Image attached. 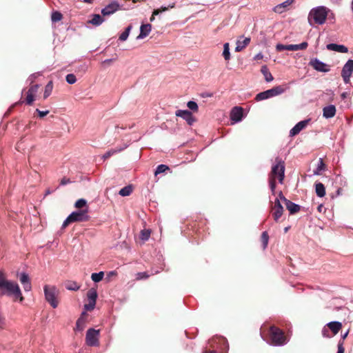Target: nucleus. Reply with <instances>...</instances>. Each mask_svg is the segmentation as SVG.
Instances as JSON below:
<instances>
[{
    "label": "nucleus",
    "instance_id": "nucleus-1",
    "mask_svg": "<svg viewBox=\"0 0 353 353\" xmlns=\"http://www.w3.org/2000/svg\"><path fill=\"white\" fill-rule=\"evenodd\" d=\"M3 295L14 296V298L19 299L23 301L22 296L19 285L14 281H8L3 271H0V296Z\"/></svg>",
    "mask_w": 353,
    "mask_h": 353
},
{
    "label": "nucleus",
    "instance_id": "nucleus-2",
    "mask_svg": "<svg viewBox=\"0 0 353 353\" xmlns=\"http://www.w3.org/2000/svg\"><path fill=\"white\" fill-rule=\"evenodd\" d=\"M330 10L325 6H317L312 8L308 14L307 20L310 26L323 24Z\"/></svg>",
    "mask_w": 353,
    "mask_h": 353
},
{
    "label": "nucleus",
    "instance_id": "nucleus-3",
    "mask_svg": "<svg viewBox=\"0 0 353 353\" xmlns=\"http://www.w3.org/2000/svg\"><path fill=\"white\" fill-rule=\"evenodd\" d=\"M88 213V209L72 212L63 221L62 228H66L69 224L74 222H85L89 221L90 217Z\"/></svg>",
    "mask_w": 353,
    "mask_h": 353
},
{
    "label": "nucleus",
    "instance_id": "nucleus-4",
    "mask_svg": "<svg viewBox=\"0 0 353 353\" xmlns=\"http://www.w3.org/2000/svg\"><path fill=\"white\" fill-rule=\"evenodd\" d=\"M269 335L272 344L274 345H283L288 342V339L283 330L276 326H270Z\"/></svg>",
    "mask_w": 353,
    "mask_h": 353
},
{
    "label": "nucleus",
    "instance_id": "nucleus-5",
    "mask_svg": "<svg viewBox=\"0 0 353 353\" xmlns=\"http://www.w3.org/2000/svg\"><path fill=\"white\" fill-rule=\"evenodd\" d=\"M45 298L53 308L58 307L59 301L57 299L58 290L55 286H49L46 285L43 288Z\"/></svg>",
    "mask_w": 353,
    "mask_h": 353
},
{
    "label": "nucleus",
    "instance_id": "nucleus-6",
    "mask_svg": "<svg viewBox=\"0 0 353 353\" xmlns=\"http://www.w3.org/2000/svg\"><path fill=\"white\" fill-rule=\"evenodd\" d=\"M99 330L90 328L87 331L85 341L89 346H97L99 344Z\"/></svg>",
    "mask_w": 353,
    "mask_h": 353
},
{
    "label": "nucleus",
    "instance_id": "nucleus-7",
    "mask_svg": "<svg viewBox=\"0 0 353 353\" xmlns=\"http://www.w3.org/2000/svg\"><path fill=\"white\" fill-rule=\"evenodd\" d=\"M353 72V60H348L346 63L344 65L342 72L341 76L343 79V81L345 83H348L350 81V77Z\"/></svg>",
    "mask_w": 353,
    "mask_h": 353
},
{
    "label": "nucleus",
    "instance_id": "nucleus-8",
    "mask_svg": "<svg viewBox=\"0 0 353 353\" xmlns=\"http://www.w3.org/2000/svg\"><path fill=\"white\" fill-rule=\"evenodd\" d=\"M279 199L283 201L286 206L288 210H289L290 214H295L300 210V206L291 201L287 199L282 194L281 192H279Z\"/></svg>",
    "mask_w": 353,
    "mask_h": 353
},
{
    "label": "nucleus",
    "instance_id": "nucleus-9",
    "mask_svg": "<svg viewBox=\"0 0 353 353\" xmlns=\"http://www.w3.org/2000/svg\"><path fill=\"white\" fill-rule=\"evenodd\" d=\"M309 64L316 71L323 72H327L330 71V67L316 58L312 59Z\"/></svg>",
    "mask_w": 353,
    "mask_h": 353
},
{
    "label": "nucleus",
    "instance_id": "nucleus-10",
    "mask_svg": "<svg viewBox=\"0 0 353 353\" xmlns=\"http://www.w3.org/2000/svg\"><path fill=\"white\" fill-rule=\"evenodd\" d=\"M120 9V5L117 1H113L101 10V14L103 16H109Z\"/></svg>",
    "mask_w": 353,
    "mask_h": 353
},
{
    "label": "nucleus",
    "instance_id": "nucleus-11",
    "mask_svg": "<svg viewBox=\"0 0 353 353\" xmlns=\"http://www.w3.org/2000/svg\"><path fill=\"white\" fill-rule=\"evenodd\" d=\"M279 196L275 199L274 205L272 207V216L274 221H278L279 219L282 216L283 208L280 203Z\"/></svg>",
    "mask_w": 353,
    "mask_h": 353
},
{
    "label": "nucleus",
    "instance_id": "nucleus-12",
    "mask_svg": "<svg viewBox=\"0 0 353 353\" xmlns=\"http://www.w3.org/2000/svg\"><path fill=\"white\" fill-rule=\"evenodd\" d=\"M295 0H286L284 2L279 3L272 8V10L277 14H282L290 10L291 5Z\"/></svg>",
    "mask_w": 353,
    "mask_h": 353
},
{
    "label": "nucleus",
    "instance_id": "nucleus-13",
    "mask_svg": "<svg viewBox=\"0 0 353 353\" xmlns=\"http://www.w3.org/2000/svg\"><path fill=\"white\" fill-rule=\"evenodd\" d=\"M175 115L183 119L190 125H192L195 121L192 113L189 110H178L176 111Z\"/></svg>",
    "mask_w": 353,
    "mask_h": 353
},
{
    "label": "nucleus",
    "instance_id": "nucleus-14",
    "mask_svg": "<svg viewBox=\"0 0 353 353\" xmlns=\"http://www.w3.org/2000/svg\"><path fill=\"white\" fill-rule=\"evenodd\" d=\"M243 118V108L241 107H234L230 112V119L232 123L240 122Z\"/></svg>",
    "mask_w": 353,
    "mask_h": 353
},
{
    "label": "nucleus",
    "instance_id": "nucleus-15",
    "mask_svg": "<svg viewBox=\"0 0 353 353\" xmlns=\"http://www.w3.org/2000/svg\"><path fill=\"white\" fill-rule=\"evenodd\" d=\"M39 85L37 84L30 86L27 92V97L26 99L27 104L30 105L33 103V101H34V97L37 93Z\"/></svg>",
    "mask_w": 353,
    "mask_h": 353
},
{
    "label": "nucleus",
    "instance_id": "nucleus-16",
    "mask_svg": "<svg viewBox=\"0 0 353 353\" xmlns=\"http://www.w3.org/2000/svg\"><path fill=\"white\" fill-rule=\"evenodd\" d=\"M309 120H304L296 123L290 131V135L294 137L298 134L307 125Z\"/></svg>",
    "mask_w": 353,
    "mask_h": 353
},
{
    "label": "nucleus",
    "instance_id": "nucleus-17",
    "mask_svg": "<svg viewBox=\"0 0 353 353\" xmlns=\"http://www.w3.org/2000/svg\"><path fill=\"white\" fill-rule=\"evenodd\" d=\"M285 166L282 161H279L272 168V173L274 176H284Z\"/></svg>",
    "mask_w": 353,
    "mask_h": 353
},
{
    "label": "nucleus",
    "instance_id": "nucleus-18",
    "mask_svg": "<svg viewBox=\"0 0 353 353\" xmlns=\"http://www.w3.org/2000/svg\"><path fill=\"white\" fill-rule=\"evenodd\" d=\"M336 107L334 105H329L323 109V116L326 119H330L336 114Z\"/></svg>",
    "mask_w": 353,
    "mask_h": 353
},
{
    "label": "nucleus",
    "instance_id": "nucleus-19",
    "mask_svg": "<svg viewBox=\"0 0 353 353\" xmlns=\"http://www.w3.org/2000/svg\"><path fill=\"white\" fill-rule=\"evenodd\" d=\"M241 39H243V40L238 39L236 41L235 48L236 52L242 51L250 42V38L249 37L243 38V37H241Z\"/></svg>",
    "mask_w": 353,
    "mask_h": 353
},
{
    "label": "nucleus",
    "instance_id": "nucleus-20",
    "mask_svg": "<svg viewBox=\"0 0 353 353\" xmlns=\"http://www.w3.org/2000/svg\"><path fill=\"white\" fill-rule=\"evenodd\" d=\"M152 30V26L150 24L141 25L140 28V33L137 36V39H142L146 37Z\"/></svg>",
    "mask_w": 353,
    "mask_h": 353
},
{
    "label": "nucleus",
    "instance_id": "nucleus-21",
    "mask_svg": "<svg viewBox=\"0 0 353 353\" xmlns=\"http://www.w3.org/2000/svg\"><path fill=\"white\" fill-rule=\"evenodd\" d=\"M327 49L329 50L336 51L341 53H346L348 51L347 47L343 45H339L336 43H330L326 46Z\"/></svg>",
    "mask_w": 353,
    "mask_h": 353
},
{
    "label": "nucleus",
    "instance_id": "nucleus-22",
    "mask_svg": "<svg viewBox=\"0 0 353 353\" xmlns=\"http://www.w3.org/2000/svg\"><path fill=\"white\" fill-rule=\"evenodd\" d=\"M326 326L332 331L333 335H336L342 328V323L339 321H332L328 323Z\"/></svg>",
    "mask_w": 353,
    "mask_h": 353
},
{
    "label": "nucleus",
    "instance_id": "nucleus-23",
    "mask_svg": "<svg viewBox=\"0 0 353 353\" xmlns=\"http://www.w3.org/2000/svg\"><path fill=\"white\" fill-rule=\"evenodd\" d=\"M274 97L272 92L271 91V89L268 90L264 92H261L256 94L255 99L258 101L268 99L269 98Z\"/></svg>",
    "mask_w": 353,
    "mask_h": 353
},
{
    "label": "nucleus",
    "instance_id": "nucleus-24",
    "mask_svg": "<svg viewBox=\"0 0 353 353\" xmlns=\"http://www.w3.org/2000/svg\"><path fill=\"white\" fill-rule=\"evenodd\" d=\"M160 174H172V172H170V168L164 164H161L157 166V169L154 171V175L157 176Z\"/></svg>",
    "mask_w": 353,
    "mask_h": 353
},
{
    "label": "nucleus",
    "instance_id": "nucleus-25",
    "mask_svg": "<svg viewBox=\"0 0 353 353\" xmlns=\"http://www.w3.org/2000/svg\"><path fill=\"white\" fill-rule=\"evenodd\" d=\"M134 185L132 184L128 185L125 187L121 188L119 192V194L122 196H127L132 194L134 190Z\"/></svg>",
    "mask_w": 353,
    "mask_h": 353
},
{
    "label": "nucleus",
    "instance_id": "nucleus-26",
    "mask_svg": "<svg viewBox=\"0 0 353 353\" xmlns=\"http://www.w3.org/2000/svg\"><path fill=\"white\" fill-rule=\"evenodd\" d=\"M261 72L263 74L267 82H271L273 81L274 78L266 65H263L261 67Z\"/></svg>",
    "mask_w": 353,
    "mask_h": 353
},
{
    "label": "nucleus",
    "instance_id": "nucleus-27",
    "mask_svg": "<svg viewBox=\"0 0 353 353\" xmlns=\"http://www.w3.org/2000/svg\"><path fill=\"white\" fill-rule=\"evenodd\" d=\"M325 170V164L323 161L322 159H319L318 161V163L316 165V168L314 170V175H322L323 171Z\"/></svg>",
    "mask_w": 353,
    "mask_h": 353
},
{
    "label": "nucleus",
    "instance_id": "nucleus-28",
    "mask_svg": "<svg viewBox=\"0 0 353 353\" xmlns=\"http://www.w3.org/2000/svg\"><path fill=\"white\" fill-rule=\"evenodd\" d=\"M103 17L99 14H94L92 19L89 21L94 26H99L103 22Z\"/></svg>",
    "mask_w": 353,
    "mask_h": 353
},
{
    "label": "nucleus",
    "instance_id": "nucleus-29",
    "mask_svg": "<svg viewBox=\"0 0 353 353\" xmlns=\"http://www.w3.org/2000/svg\"><path fill=\"white\" fill-rule=\"evenodd\" d=\"M316 193L319 197H323L325 196V190L323 183H319L316 184Z\"/></svg>",
    "mask_w": 353,
    "mask_h": 353
},
{
    "label": "nucleus",
    "instance_id": "nucleus-30",
    "mask_svg": "<svg viewBox=\"0 0 353 353\" xmlns=\"http://www.w3.org/2000/svg\"><path fill=\"white\" fill-rule=\"evenodd\" d=\"M223 56L225 61H229L230 59V44L229 43H225L223 44Z\"/></svg>",
    "mask_w": 353,
    "mask_h": 353
},
{
    "label": "nucleus",
    "instance_id": "nucleus-31",
    "mask_svg": "<svg viewBox=\"0 0 353 353\" xmlns=\"http://www.w3.org/2000/svg\"><path fill=\"white\" fill-rule=\"evenodd\" d=\"M87 296L89 301L96 302L97 298V290L93 288L89 290L87 293Z\"/></svg>",
    "mask_w": 353,
    "mask_h": 353
},
{
    "label": "nucleus",
    "instance_id": "nucleus-32",
    "mask_svg": "<svg viewBox=\"0 0 353 353\" xmlns=\"http://www.w3.org/2000/svg\"><path fill=\"white\" fill-rule=\"evenodd\" d=\"M53 89V83L52 81H49L45 87L43 98L47 99L52 93Z\"/></svg>",
    "mask_w": 353,
    "mask_h": 353
},
{
    "label": "nucleus",
    "instance_id": "nucleus-33",
    "mask_svg": "<svg viewBox=\"0 0 353 353\" xmlns=\"http://www.w3.org/2000/svg\"><path fill=\"white\" fill-rule=\"evenodd\" d=\"M122 149L120 148V149H111L110 150H108V152H106L104 154L102 155L101 157V159L103 160H105L108 158H110L111 156L118 153L119 152L121 151Z\"/></svg>",
    "mask_w": 353,
    "mask_h": 353
},
{
    "label": "nucleus",
    "instance_id": "nucleus-34",
    "mask_svg": "<svg viewBox=\"0 0 353 353\" xmlns=\"http://www.w3.org/2000/svg\"><path fill=\"white\" fill-rule=\"evenodd\" d=\"M269 241V235L266 231L263 232L261 236V241L262 243L263 249L265 250L268 246Z\"/></svg>",
    "mask_w": 353,
    "mask_h": 353
},
{
    "label": "nucleus",
    "instance_id": "nucleus-35",
    "mask_svg": "<svg viewBox=\"0 0 353 353\" xmlns=\"http://www.w3.org/2000/svg\"><path fill=\"white\" fill-rule=\"evenodd\" d=\"M286 90V88L282 86V85H279V86H276V87H274L271 89V91L272 92L274 96H277V95H279L282 93H283Z\"/></svg>",
    "mask_w": 353,
    "mask_h": 353
},
{
    "label": "nucleus",
    "instance_id": "nucleus-36",
    "mask_svg": "<svg viewBox=\"0 0 353 353\" xmlns=\"http://www.w3.org/2000/svg\"><path fill=\"white\" fill-rule=\"evenodd\" d=\"M103 276H104L103 272H99L98 273H92L91 275V279L94 282L98 283L103 279Z\"/></svg>",
    "mask_w": 353,
    "mask_h": 353
},
{
    "label": "nucleus",
    "instance_id": "nucleus-37",
    "mask_svg": "<svg viewBox=\"0 0 353 353\" xmlns=\"http://www.w3.org/2000/svg\"><path fill=\"white\" fill-rule=\"evenodd\" d=\"M131 29H132V26H129L124 32H123L120 36H119V40L121 41H125V40H127L129 34H130V32L131 31Z\"/></svg>",
    "mask_w": 353,
    "mask_h": 353
},
{
    "label": "nucleus",
    "instance_id": "nucleus-38",
    "mask_svg": "<svg viewBox=\"0 0 353 353\" xmlns=\"http://www.w3.org/2000/svg\"><path fill=\"white\" fill-rule=\"evenodd\" d=\"M74 207L76 208H79V209H81V208H83L84 207H86V209L88 210V206L87 205V201L84 199H78L75 202Z\"/></svg>",
    "mask_w": 353,
    "mask_h": 353
},
{
    "label": "nucleus",
    "instance_id": "nucleus-39",
    "mask_svg": "<svg viewBox=\"0 0 353 353\" xmlns=\"http://www.w3.org/2000/svg\"><path fill=\"white\" fill-rule=\"evenodd\" d=\"M65 288L69 290L77 291L79 289L80 286L76 282L70 281L65 284Z\"/></svg>",
    "mask_w": 353,
    "mask_h": 353
},
{
    "label": "nucleus",
    "instance_id": "nucleus-40",
    "mask_svg": "<svg viewBox=\"0 0 353 353\" xmlns=\"http://www.w3.org/2000/svg\"><path fill=\"white\" fill-rule=\"evenodd\" d=\"M151 231L150 230H143L140 232V239L143 241H147L150 236Z\"/></svg>",
    "mask_w": 353,
    "mask_h": 353
},
{
    "label": "nucleus",
    "instance_id": "nucleus-41",
    "mask_svg": "<svg viewBox=\"0 0 353 353\" xmlns=\"http://www.w3.org/2000/svg\"><path fill=\"white\" fill-rule=\"evenodd\" d=\"M174 7V3H172V5L169 6L168 7L162 6V7H161V8L155 9L153 11V15H158L159 14H160L162 12L167 11L169 9V8H173Z\"/></svg>",
    "mask_w": 353,
    "mask_h": 353
},
{
    "label": "nucleus",
    "instance_id": "nucleus-42",
    "mask_svg": "<svg viewBox=\"0 0 353 353\" xmlns=\"http://www.w3.org/2000/svg\"><path fill=\"white\" fill-rule=\"evenodd\" d=\"M63 16L61 12L54 11L52 13L51 19L53 22H57L62 19Z\"/></svg>",
    "mask_w": 353,
    "mask_h": 353
},
{
    "label": "nucleus",
    "instance_id": "nucleus-43",
    "mask_svg": "<svg viewBox=\"0 0 353 353\" xmlns=\"http://www.w3.org/2000/svg\"><path fill=\"white\" fill-rule=\"evenodd\" d=\"M85 327V321L81 317L79 318L76 323V330L81 331L83 330Z\"/></svg>",
    "mask_w": 353,
    "mask_h": 353
},
{
    "label": "nucleus",
    "instance_id": "nucleus-44",
    "mask_svg": "<svg viewBox=\"0 0 353 353\" xmlns=\"http://www.w3.org/2000/svg\"><path fill=\"white\" fill-rule=\"evenodd\" d=\"M187 106L190 110H191L194 112L198 111L199 107H198L197 103L195 101H188L187 103Z\"/></svg>",
    "mask_w": 353,
    "mask_h": 353
},
{
    "label": "nucleus",
    "instance_id": "nucleus-45",
    "mask_svg": "<svg viewBox=\"0 0 353 353\" xmlns=\"http://www.w3.org/2000/svg\"><path fill=\"white\" fill-rule=\"evenodd\" d=\"M150 277V275L146 272H138L136 274V278L135 279L137 281L142 280V279H147Z\"/></svg>",
    "mask_w": 353,
    "mask_h": 353
},
{
    "label": "nucleus",
    "instance_id": "nucleus-46",
    "mask_svg": "<svg viewBox=\"0 0 353 353\" xmlns=\"http://www.w3.org/2000/svg\"><path fill=\"white\" fill-rule=\"evenodd\" d=\"M65 80H66L68 83H69V84H74L77 81V78H76L74 74H68L66 76V77H65Z\"/></svg>",
    "mask_w": 353,
    "mask_h": 353
},
{
    "label": "nucleus",
    "instance_id": "nucleus-47",
    "mask_svg": "<svg viewBox=\"0 0 353 353\" xmlns=\"http://www.w3.org/2000/svg\"><path fill=\"white\" fill-rule=\"evenodd\" d=\"M19 279L22 285L30 282L29 276L24 272L21 274Z\"/></svg>",
    "mask_w": 353,
    "mask_h": 353
},
{
    "label": "nucleus",
    "instance_id": "nucleus-48",
    "mask_svg": "<svg viewBox=\"0 0 353 353\" xmlns=\"http://www.w3.org/2000/svg\"><path fill=\"white\" fill-rule=\"evenodd\" d=\"M96 302L89 301L88 304H85L84 307L86 310L91 311L94 308Z\"/></svg>",
    "mask_w": 353,
    "mask_h": 353
},
{
    "label": "nucleus",
    "instance_id": "nucleus-49",
    "mask_svg": "<svg viewBox=\"0 0 353 353\" xmlns=\"http://www.w3.org/2000/svg\"><path fill=\"white\" fill-rule=\"evenodd\" d=\"M322 335L323 336V337H325V338H330L332 337V336L330 334V332H329V330H328V327H323V329L322 330Z\"/></svg>",
    "mask_w": 353,
    "mask_h": 353
},
{
    "label": "nucleus",
    "instance_id": "nucleus-50",
    "mask_svg": "<svg viewBox=\"0 0 353 353\" xmlns=\"http://www.w3.org/2000/svg\"><path fill=\"white\" fill-rule=\"evenodd\" d=\"M270 188H271L272 193L274 194L275 188H276L275 178H272V179L270 181Z\"/></svg>",
    "mask_w": 353,
    "mask_h": 353
},
{
    "label": "nucleus",
    "instance_id": "nucleus-51",
    "mask_svg": "<svg viewBox=\"0 0 353 353\" xmlns=\"http://www.w3.org/2000/svg\"><path fill=\"white\" fill-rule=\"evenodd\" d=\"M296 49L297 50H304L305 48H307L308 44L307 42H303L300 44H296Z\"/></svg>",
    "mask_w": 353,
    "mask_h": 353
},
{
    "label": "nucleus",
    "instance_id": "nucleus-52",
    "mask_svg": "<svg viewBox=\"0 0 353 353\" xmlns=\"http://www.w3.org/2000/svg\"><path fill=\"white\" fill-rule=\"evenodd\" d=\"M36 112L38 113L39 117H41V118L44 117L45 116H46L49 113L48 110L41 111V110H40L39 109H37Z\"/></svg>",
    "mask_w": 353,
    "mask_h": 353
},
{
    "label": "nucleus",
    "instance_id": "nucleus-53",
    "mask_svg": "<svg viewBox=\"0 0 353 353\" xmlns=\"http://www.w3.org/2000/svg\"><path fill=\"white\" fill-rule=\"evenodd\" d=\"M345 348L343 345V341H339L337 353H344Z\"/></svg>",
    "mask_w": 353,
    "mask_h": 353
},
{
    "label": "nucleus",
    "instance_id": "nucleus-54",
    "mask_svg": "<svg viewBox=\"0 0 353 353\" xmlns=\"http://www.w3.org/2000/svg\"><path fill=\"white\" fill-rule=\"evenodd\" d=\"M276 49L277 51H282L284 50H287V45L279 43L276 46Z\"/></svg>",
    "mask_w": 353,
    "mask_h": 353
},
{
    "label": "nucleus",
    "instance_id": "nucleus-55",
    "mask_svg": "<svg viewBox=\"0 0 353 353\" xmlns=\"http://www.w3.org/2000/svg\"><path fill=\"white\" fill-rule=\"evenodd\" d=\"M23 285L24 290L26 291V292H29L32 289L31 282H29V283H24V284H23Z\"/></svg>",
    "mask_w": 353,
    "mask_h": 353
},
{
    "label": "nucleus",
    "instance_id": "nucleus-56",
    "mask_svg": "<svg viewBox=\"0 0 353 353\" xmlns=\"http://www.w3.org/2000/svg\"><path fill=\"white\" fill-rule=\"evenodd\" d=\"M296 44L287 45V50H297Z\"/></svg>",
    "mask_w": 353,
    "mask_h": 353
},
{
    "label": "nucleus",
    "instance_id": "nucleus-57",
    "mask_svg": "<svg viewBox=\"0 0 353 353\" xmlns=\"http://www.w3.org/2000/svg\"><path fill=\"white\" fill-rule=\"evenodd\" d=\"M263 58V54L261 52H259L254 56V59L259 60V59H262Z\"/></svg>",
    "mask_w": 353,
    "mask_h": 353
},
{
    "label": "nucleus",
    "instance_id": "nucleus-58",
    "mask_svg": "<svg viewBox=\"0 0 353 353\" xmlns=\"http://www.w3.org/2000/svg\"><path fill=\"white\" fill-rule=\"evenodd\" d=\"M117 273L116 271H110L109 272L108 274H107V276L108 279H110V277L112 276H117Z\"/></svg>",
    "mask_w": 353,
    "mask_h": 353
},
{
    "label": "nucleus",
    "instance_id": "nucleus-59",
    "mask_svg": "<svg viewBox=\"0 0 353 353\" xmlns=\"http://www.w3.org/2000/svg\"><path fill=\"white\" fill-rule=\"evenodd\" d=\"M349 333V330H347L345 334L341 335V339L339 341H343V344L344 343V340L346 339Z\"/></svg>",
    "mask_w": 353,
    "mask_h": 353
},
{
    "label": "nucleus",
    "instance_id": "nucleus-60",
    "mask_svg": "<svg viewBox=\"0 0 353 353\" xmlns=\"http://www.w3.org/2000/svg\"><path fill=\"white\" fill-rule=\"evenodd\" d=\"M69 182H70L69 179H65V178H63V179L61 180V185H65V184H67V183H69Z\"/></svg>",
    "mask_w": 353,
    "mask_h": 353
},
{
    "label": "nucleus",
    "instance_id": "nucleus-61",
    "mask_svg": "<svg viewBox=\"0 0 353 353\" xmlns=\"http://www.w3.org/2000/svg\"><path fill=\"white\" fill-rule=\"evenodd\" d=\"M54 192V190H50V189H48V190H46V195L50 194H51V193H52V192Z\"/></svg>",
    "mask_w": 353,
    "mask_h": 353
},
{
    "label": "nucleus",
    "instance_id": "nucleus-62",
    "mask_svg": "<svg viewBox=\"0 0 353 353\" xmlns=\"http://www.w3.org/2000/svg\"><path fill=\"white\" fill-rule=\"evenodd\" d=\"M203 353H216L215 350H205Z\"/></svg>",
    "mask_w": 353,
    "mask_h": 353
},
{
    "label": "nucleus",
    "instance_id": "nucleus-63",
    "mask_svg": "<svg viewBox=\"0 0 353 353\" xmlns=\"http://www.w3.org/2000/svg\"><path fill=\"white\" fill-rule=\"evenodd\" d=\"M94 0H83L84 2L85 3H90L93 1Z\"/></svg>",
    "mask_w": 353,
    "mask_h": 353
},
{
    "label": "nucleus",
    "instance_id": "nucleus-64",
    "mask_svg": "<svg viewBox=\"0 0 353 353\" xmlns=\"http://www.w3.org/2000/svg\"><path fill=\"white\" fill-rule=\"evenodd\" d=\"M285 178H279V182L281 183H283V180H284Z\"/></svg>",
    "mask_w": 353,
    "mask_h": 353
}]
</instances>
